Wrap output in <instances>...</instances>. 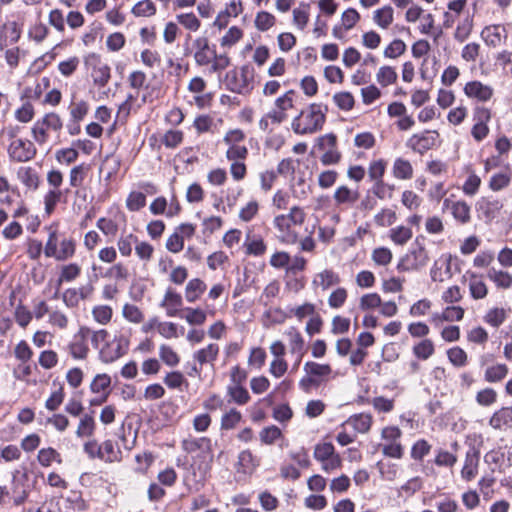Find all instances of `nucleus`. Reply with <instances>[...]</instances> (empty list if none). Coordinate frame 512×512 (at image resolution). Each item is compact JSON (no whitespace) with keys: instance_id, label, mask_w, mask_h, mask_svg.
<instances>
[{"instance_id":"obj_19","label":"nucleus","mask_w":512,"mask_h":512,"mask_svg":"<svg viewBox=\"0 0 512 512\" xmlns=\"http://www.w3.org/2000/svg\"><path fill=\"white\" fill-rule=\"evenodd\" d=\"M303 369L306 374L314 377V380L319 384L332 373V368L329 364H320L313 361L306 362Z\"/></svg>"},{"instance_id":"obj_3","label":"nucleus","mask_w":512,"mask_h":512,"mask_svg":"<svg viewBox=\"0 0 512 512\" xmlns=\"http://www.w3.org/2000/svg\"><path fill=\"white\" fill-rule=\"evenodd\" d=\"M425 237L417 236L412 244L411 250L404 255L398 265L397 270L400 272L418 270L419 268L427 265L429 255L425 248Z\"/></svg>"},{"instance_id":"obj_8","label":"nucleus","mask_w":512,"mask_h":512,"mask_svg":"<svg viewBox=\"0 0 512 512\" xmlns=\"http://www.w3.org/2000/svg\"><path fill=\"white\" fill-rule=\"evenodd\" d=\"M91 329L88 327H81L74 335L72 341L68 344L67 350L70 355L76 360H84L89 353L87 339L90 336Z\"/></svg>"},{"instance_id":"obj_56","label":"nucleus","mask_w":512,"mask_h":512,"mask_svg":"<svg viewBox=\"0 0 512 512\" xmlns=\"http://www.w3.org/2000/svg\"><path fill=\"white\" fill-rule=\"evenodd\" d=\"M126 205L130 211H138L146 205V197L142 192H131Z\"/></svg>"},{"instance_id":"obj_41","label":"nucleus","mask_w":512,"mask_h":512,"mask_svg":"<svg viewBox=\"0 0 512 512\" xmlns=\"http://www.w3.org/2000/svg\"><path fill=\"white\" fill-rule=\"evenodd\" d=\"M242 415L239 411L232 408L221 417V430L234 429L241 421Z\"/></svg>"},{"instance_id":"obj_46","label":"nucleus","mask_w":512,"mask_h":512,"mask_svg":"<svg viewBox=\"0 0 512 512\" xmlns=\"http://www.w3.org/2000/svg\"><path fill=\"white\" fill-rule=\"evenodd\" d=\"M377 81L383 86H388L390 84H393L397 80V73L394 70V68L390 66H382L377 75H376Z\"/></svg>"},{"instance_id":"obj_60","label":"nucleus","mask_w":512,"mask_h":512,"mask_svg":"<svg viewBox=\"0 0 512 512\" xmlns=\"http://www.w3.org/2000/svg\"><path fill=\"white\" fill-rule=\"evenodd\" d=\"M146 81L147 76L141 70H134L128 76V83L132 89L140 90L144 87L147 88Z\"/></svg>"},{"instance_id":"obj_48","label":"nucleus","mask_w":512,"mask_h":512,"mask_svg":"<svg viewBox=\"0 0 512 512\" xmlns=\"http://www.w3.org/2000/svg\"><path fill=\"white\" fill-rule=\"evenodd\" d=\"M159 356L170 367L178 365L180 361L178 354L170 346L164 344L159 348Z\"/></svg>"},{"instance_id":"obj_51","label":"nucleus","mask_w":512,"mask_h":512,"mask_svg":"<svg viewBox=\"0 0 512 512\" xmlns=\"http://www.w3.org/2000/svg\"><path fill=\"white\" fill-rule=\"evenodd\" d=\"M337 107L341 110L349 111L354 106V97L350 92H339L333 96Z\"/></svg>"},{"instance_id":"obj_6","label":"nucleus","mask_w":512,"mask_h":512,"mask_svg":"<svg viewBox=\"0 0 512 512\" xmlns=\"http://www.w3.org/2000/svg\"><path fill=\"white\" fill-rule=\"evenodd\" d=\"M85 65L91 69V77L98 87H104L110 80V67L101 60V57L95 53L89 54L85 58Z\"/></svg>"},{"instance_id":"obj_15","label":"nucleus","mask_w":512,"mask_h":512,"mask_svg":"<svg viewBox=\"0 0 512 512\" xmlns=\"http://www.w3.org/2000/svg\"><path fill=\"white\" fill-rule=\"evenodd\" d=\"M464 92L468 97L476 98L480 101H488L493 95V89L480 81L468 82L464 87Z\"/></svg>"},{"instance_id":"obj_40","label":"nucleus","mask_w":512,"mask_h":512,"mask_svg":"<svg viewBox=\"0 0 512 512\" xmlns=\"http://www.w3.org/2000/svg\"><path fill=\"white\" fill-rule=\"evenodd\" d=\"M227 391L232 400L239 405H244L250 400L249 393L243 385H229Z\"/></svg>"},{"instance_id":"obj_45","label":"nucleus","mask_w":512,"mask_h":512,"mask_svg":"<svg viewBox=\"0 0 512 512\" xmlns=\"http://www.w3.org/2000/svg\"><path fill=\"white\" fill-rule=\"evenodd\" d=\"M137 243V237L133 234L121 235L117 241V247L122 256H130L132 246Z\"/></svg>"},{"instance_id":"obj_49","label":"nucleus","mask_w":512,"mask_h":512,"mask_svg":"<svg viewBox=\"0 0 512 512\" xmlns=\"http://www.w3.org/2000/svg\"><path fill=\"white\" fill-rule=\"evenodd\" d=\"M275 17L269 12H258L255 18V26L260 31H267L275 24Z\"/></svg>"},{"instance_id":"obj_9","label":"nucleus","mask_w":512,"mask_h":512,"mask_svg":"<svg viewBox=\"0 0 512 512\" xmlns=\"http://www.w3.org/2000/svg\"><path fill=\"white\" fill-rule=\"evenodd\" d=\"M10 158L16 162H27L37 153L34 144L29 140L15 139L8 147Z\"/></svg>"},{"instance_id":"obj_53","label":"nucleus","mask_w":512,"mask_h":512,"mask_svg":"<svg viewBox=\"0 0 512 512\" xmlns=\"http://www.w3.org/2000/svg\"><path fill=\"white\" fill-rule=\"evenodd\" d=\"M238 465L242 468L244 472H246L248 470H253L255 467H257L258 462L254 458L250 450H243L239 453Z\"/></svg>"},{"instance_id":"obj_37","label":"nucleus","mask_w":512,"mask_h":512,"mask_svg":"<svg viewBox=\"0 0 512 512\" xmlns=\"http://www.w3.org/2000/svg\"><path fill=\"white\" fill-rule=\"evenodd\" d=\"M386 171V162L383 159H378L370 162L368 167V176L374 183L383 181V176Z\"/></svg>"},{"instance_id":"obj_24","label":"nucleus","mask_w":512,"mask_h":512,"mask_svg":"<svg viewBox=\"0 0 512 512\" xmlns=\"http://www.w3.org/2000/svg\"><path fill=\"white\" fill-rule=\"evenodd\" d=\"M412 351L417 359L427 360L434 354L435 346L431 339L425 338L415 344Z\"/></svg>"},{"instance_id":"obj_57","label":"nucleus","mask_w":512,"mask_h":512,"mask_svg":"<svg viewBox=\"0 0 512 512\" xmlns=\"http://www.w3.org/2000/svg\"><path fill=\"white\" fill-rule=\"evenodd\" d=\"M231 60L230 57L226 54H215L211 66L209 68L210 73H219L225 70L228 66H230Z\"/></svg>"},{"instance_id":"obj_20","label":"nucleus","mask_w":512,"mask_h":512,"mask_svg":"<svg viewBox=\"0 0 512 512\" xmlns=\"http://www.w3.org/2000/svg\"><path fill=\"white\" fill-rule=\"evenodd\" d=\"M182 449L186 453H194L198 450L210 453L212 452V441L207 437L187 438L182 441Z\"/></svg>"},{"instance_id":"obj_16","label":"nucleus","mask_w":512,"mask_h":512,"mask_svg":"<svg viewBox=\"0 0 512 512\" xmlns=\"http://www.w3.org/2000/svg\"><path fill=\"white\" fill-rule=\"evenodd\" d=\"M489 425L495 430L512 427V407H502L495 411L489 419Z\"/></svg>"},{"instance_id":"obj_64","label":"nucleus","mask_w":512,"mask_h":512,"mask_svg":"<svg viewBox=\"0 0 512 512\" xmlns=\"http://www.w3.org/2000/svg\"><path fill=\"white\" fill-rule=\"evenodd\" d=\"M182 141L183 133L179 130H168L162 138V143L167 148H176Z\"/></svg>"},{"instance_id":"obj_27","label":"nucleus","mask_w":512,"mask_h":512,"mask_svg":"<svg viewBox=\"0 0 512 512\" xmlns=\"http://www.w3.org/2000/svg\"><path fill=\"white\" fill-rule=\"evenodd\" d=\"M244 246L246 247V254L261 256L266 251V245L261 237L251 236L247 234L246 240L244 242Z\"/></svg>"},{"instance_id":"obj_17","label":"nucleus","mask_w":512,"mask_h":512,"mask_svg":"<svg viewBox=\"0 0 512 512\" xmlns=\"http://www.w3.org/2000/svg\"><path fill=\"white\" fill-rule=\"evenodd\" d=\"M160 305L166 308L168 316L174 317L178 314L179 308L182 306V297L173 289L168 288Z\"/></svg>"},{"instance_id":"obj_26","label":"nucleus","mask_w":512,"mask_h":512,"mask_svg":"<svg viewBox=\"0 0 512 512\" xmlns=\"http://www.w3.org/2000/svg\"><path fill=\"white\" fill-rule=\"evenodd\" d=\"M393 175L397 179H411L413 176V167L411 163L403 158H397L393 164Z\"/></svg>"},{"instance_id":"obj_18","label":"nucleus","mask_w":512,"mask_h":512,"mask_svg":"<svg viewBox=\"0 0 512 512\" xmlns=\"http://www.w3.org/2000/svg\"><path fill=\"white\" fill-rule=\"evenodd\" d=\"M476 207L486 219L491 220L503 208V203L498 199L482 197L478 200Z\"/></svg>"},{"instance_id":"obj_35","label":"nucleus","mask_w":512,"mask_h":512,"mask_svg":"<svg viewBox=\"0 0 512 512\" xmlns=\"http://www.w3.org/2000/svg\"><path fill=\"white\" fill-rule=\"evenodd\" d=\"M100 448L102 449L105 462L113 463L121 461V451L116 449L114 443L111 440L104 441Z\"/></svg>"},{"instance_id":"obj_5","label":"nucleus","mask_w":512,"mask_h":512,"mask_svg":"<svg viewBox=\"0 0 512 512\" xmlns=\"http://www.w3.org/2000/svg\"><path fill=\"white\" fill-rule=\"evenodd\" d=\"M62 127L61 117L57 113L50 112L34 123L31 129L32 137L39 145H43L48 141L49 131L59 132Z\"/></svg>"},{"instance_id":"obj_32","label":"nucleus","mask_w":512,"mask_h":512,"mask_svg":"<svg viewBox=\"0 0 512 512\" xmlns=\"http://www.w3.org/2000/svg\"><path fill=\"white\" fill-rule=\"evenodd\" d=\"M110 385L111 377L108 374H97L90 384V389L93 393L98 394L102 392L105 395V393L109 394Z\"/></svg>"},{"instance_id":"obj_62","label":"nucleus","mask_w":512,"mask_h":512,"mask_svg":"<svg viewBox=\"0 0 512 512\" xmlns=\"http://www.w3.org/2000/svg\"><path fill=\"white\" fill-rule=\"evenodd\" d=\"M511 178L506 173L494 174L489 181V188L493 191H500L510 184Z\"/></svg>"},{"instance_id":"obj_31","label":"nucleus","mask_w":512,"mask_h":512,"mask_svg":"<svg viewBox=\"0 0 512 512\" xmlns=\"http://www.w3.org/2000/svg\"><path fill=\"white\" fill-rule=\"evenodd\" d=\"M507 374V366L505 364H497L486 369L484 378L489 383H495L503 380Z\"/></svg>"},{"instance_id":"obj_54","label":"nucleus","mask_w":512,"mask_h":512,"mask_svg":"<svg viewBox=\"0 0 512 512\" xmlns=\"http://www.w3.org/2000/svg\"><path fill=\"white\" fill-rule=\"evenodd\" d=\"M89 111V105L86 101L81 100L72 103L70 106V116L72 120L82 121Z\"/></svg>"},{"instance_id":"obj_52","label":"nucleus","mask_w":512,"mask_h":512,"mask_svg":"<svg viewBox=\"0 0 512 512\" xmlns=\"http://www.w3.org/2000/svg\"><path fill=\"white\" fill-rule=\"evenodd\" d=\"M449 361L456 367H462L467 363V354L460 347H453L447 351Z\"/></svg>"},{"instance_id":"obj_1","label":"nucleus","mask_w":512,"mask_h":512,"mask_svg":"<svg viewBox=\"0 0 512 512\" xmlns=\"http://www.w3.org/2000/svg\"><path fill=\"white\" fill-rule=\"evenodd\" d=\"M327 106L312 103L302 110L292 121V130L299 135L313 134L322 129L325 120Z\"/></svg>"},{"instance_id":"obj_34","label":"nucleus","mask_w":512,"mask_h":512,"mask_svg":"<svg viewBox=\"0 0 512 512\" xmlns=\"http://www.w3.org/2000/svg\"><path fill=\"white\" fill-rule=\"evenodd\" d=\"M95 430V420L92 415L85 414L80 419L76 434L78 437H90Z\"/></svg>"},{"instance_id":"obj_30","label":"nucleus","mask_w":512,"mask_h":512,"mask_svg":"<svg viewBox=\"0 0 512 512\" xmlns=\"http://www.w3.org/2000/svg\"><path fill=\"white\" fill-rule=\"evenodd\" d=\"M501 29L505 32V28L500 25L487 26L481 34L488 45L497 47L501 43Z\"/></svg>"},{"instance_id":"obj_11","label":"nucleus","mask_w":512,"mask_h":512,"mask_svg":"<svg viewBox=\"0 0 512 512\" xmlns=\"http://www.w3.org/2000/svg\"><path fill=\"white\" fill-rule=\"evenodd\" d=\"M219 346L215 343H210L205 348L196 351L193 354V359L199 365H194L191 369L190 375H199L204 365L214 366V361L217 359L219 354Z\"/></svg>"},{"instance_id":"obj_36","label":"nucleus","mask_w":512,"mask_h":512,"mask_svg":"<svg viewBox=\"0 0 512 512\" xmlns=\"http://www.w3.org/2000/svg\"><path fill=\"white\" fill-rule=\"evenodd\" d=\"M80 273L81 268L78 264L70 263L68 265H64L58 278V287H60L63 282H71L75 280Z\"/></svg>"},{"instance_id":"obj_25","label":"nucleus","mask_w":512,"mask_h":512,"mask_svg":"<svg viewBox=\"0 0 512 512\" xmlns=\"http://www.w3.org/2000/svg\"><path fill=\"white\" fill-rule=\"evenodd\" d=\"M487 276L499 288L509 289L512 287V275L506 271L490 268Z\"/></svg>"},{"instance_id":"obj_21","label":"nucleus","mask_w":512,"mask_h":512,"mask_svg":"<svg viewBox=\"0 0 512 512\" xmlns=\"http://www.w3.org/2000/svg\"><path fill=\"white\" fill-rule=\"evenodd\" d=\"M358 190H352L349 187L342 185L339 186L333 195L336 205H353L359 199Z\"/></svg>"},{"instance_id":"obj_58","label":"nucleus","mask_w":512,"mask_h":512,"mask_svg":"<svg viewBox=\"0 0 512 512\" xmlns=\"http://www.w3.org/2000/svg\"><path fill=\"white\" fill-rule=\"evenodd\" d=\"M431 445L424 439L418 440L411 449V457L414 460L421 461L426 455L429 454Z\"/></svg>"},{"instance_id":"obj_28","label":"nucleus","mask_w":512,"mask_h":512,"mask_svg":"<svg viewBox=\"0 0 512 512\" xmlns=\"http://www.w3.org/2000/svg\"><path fill=\"white\" fill-rule=\"evenodd\" d=\"M374 22L381 28H388L393 22V8L391 6H384L377 9L373 15Z\"/></svg>"},{"instance_id":"obj_2","label":"nucleus","mask_w":512,"mask_h":512,"mask_svg":"<svg viewBox=\"0 0 512 512\" xmlns=\"http://www.w3.org/2000/svg\"><path fill=\"white\" fill-rule=\"evenodd\" d=\"M254 68L248 64L234 68L226 74V87L233 93L249 94L253 89Z\"/></svg>"},{"instance_id":"obj_10","label":"nucleus","mask_w":512,"mask_h":512,"mask_svg":"<svg viewBox=\"0 0 512 512\" xmlns=\"http://www.w3.org/2000/svg\"><path fill=\"white\" fill-rule=\"evenodd\" d=\"M438 138L437 131L426 130L423 133L413 134L407 140L406 146L419 154H424L435 146Z\"/></svg>"},{"instance_id":"obj_43","label":"nucleus","mask_w":512,"mask_h":512,"mask_svg":"<svg viewBox=\"0 0 512 512\" xmlns=\"http://www.w3.org/2000/svg\"><path fill=\"white\" fill-rule=\"evenodd\" d=\"M390 237L395 244L404 245L412 238V230L409 227L398 226L391 229Z\"/></svg>"},{"instance_id":"obj_42","label":"nucleus","mask_w":512,"mask_h":512,"mask_svg":"<svg viewBox=\"0 0 512 512\" xmlns=\"http://www.w3.org/2000/svg\"><path fill=\"white\" fill-rule=\"evenodd\" d=\"M132 13L137 17H149L156 13V7L151 0H142L133 6Z\"/></svg>"},{"instance_id":"obj_55","label":"nucleus","mask_w":512,"mask_h":512,"mask_svg":"<svg viewBox=\"0 0 512 512\" xmlns=\"http://www.w3.org/2000/svg\"><path fill=\"white\" fill-rule=\"evenodd\" d=\"M406 51V44L400 40H393L384 50V56L387 58H397Z\"/></svg>"},{"instance_id":"obj_23","label":"nucleus","mask_w":512,"mask_h":512,"mask_svg":"<svg viewBox=\"0 0 512 512\" xmlns=\"http://www.w3.org/2000/svg\"><path fill=\"white\" fill-rule=\"evenodd\" d=\"M347 423L359 433H367L372 425V416L370 414L360 413L351 416Z\"/></svg>"},{"instance_id":"obj_50","label":"nucleus","mask_w":512,"mask_h":512,"mask_svg":"<svg viewBox=\"0 0 512 512\" xmlns=\"http://www.w3.org/2000/svg\"><path fill=\"white\" fill-rule=\"evenodd\" d=\"M371 257L376 265L386 266L392 260V252L386 247H378L373 250Z\"/></svg>"},{"instance_id":"obj_44","label":"nucleus","mask_w":512,"mask_h":512,"mask_svg":"<svg viewBox=\"0 0 512 512\" xmlns=\"http://www.w3.org/2000/svg\"><path fill=\"white\" fill-rule=\"evenodd\" d=\"M473 29V19L470 16H467L462 20L461 23L458 24L456 31L454 33V37L459 42H464L469 35L471 34Z\"/></svg>"},{"instance_id":"obj_59","label":"nucleus","mask_w":512,"mask_h":512,"mask_svg":"<svg viewBox=\"0 0 512 512\" xmlns=\"http://www.w3.org/2000/svg\"><path fill=\"white\" fill-rule=\"evenodd\" d=\"M485 321L493 327H499L506 319V313L503 308H494L485 315Z\"/></svg>"},{"instance_id":"obj_63","label":"nucleus","mask_w":512,"mask_h":512,"mask_svg":"<svg viewBox=\"0 0 512 512\" xmlns=\"http://www.w3.org/2000/svg\"><path fill=\"white\" fill-rule=\"evenodd\" d=\"M381 297L377 293L365 294L360 298L359 307L361 310H369L380 307Z\"/></svg>"},{"instance_id":"obj_7","label":"nucleus","mask_w":512,"mask_h":512,"mask_svg":"<svg viewBox=\"0 0 512 512\" xmlns=\"http://www.w3.org/2000/svg\"><path fill=\"white\" fill-rule=\"evenodd\" d=\"M129 341L127 338L120 336L114 337L111 341L100 349V359L105 363H111L122 357L128 350Z\"/></svg>"},{"instance_id":"obj_33","label":"nucleus","mask_w":512,"mask_h":512,"mask_svg":"<svg viewBox=\"0 0 512 512\" xmlns=\"http://www.w3.org/2000/svg\"><path fill=\"white\" fill-rule=\"evenodd\" d=\"M339 282V276L334 271L328 269L319 273L314 280V283L320 285L323 290H326L330 286L338 284Z\"/></svg>"},{"instance_id":"obj_22","label":"nucleus","mask_w":512,"mask_h":512,"mask_svg":"<svg viewBox=\"0 0 512 512\" xmlns=\"http://www.w3.org/2000/svg\"><path fill=\"white\" fill-rule=\"evenodd\" d=\"M206 284L199 278L191 279L185 288V298L189 303H194L206 290Z\"/></svg>"},{"instance_id":"obj_12","label":"nucleus","mask_w":512,"mask_h":512,"mask_svg":"<svg viewBox=\"0 0 512 512\" xmlns=\"http://www.w3.org/2000/svg\"><path fill=\"white\" fill-rule=\"evenodd\" d=\"M443 209H450L454 219L461 224H467L471 220L470 206L465 201L445 199Z\"/></svg>"},{"instance_id":"obj_4","label":"nucleus","mask_w":512,"mask_h":512,"mask_svg":"<svg viewBox=\"0 0 512 512\" xmlns=\"http://www.w3.org/2000/svg\"><path fill=\"white\" fill-rule=\"evenodd\" d=\"M75 250L76 243L72 238H63L59 241L57 231H50L48 240L44 247V254L46 257L54 258L57 261H65L74 256Z\"/></svg>"},{"instance_id":"obj_61","label":"nucleus","mask_w":512,"mask_h":512,"mask_svg":"<svg viewBox=\"0 0 512 512\" xmlns=\"http://www.w3.org/2000/svg\"><path fill=\"white\" fill-rule=\"evenodd\" d=\"M497 400V393L492 388L480 390L476 395V402L481 406H490Z\"/></svg>"},{"instance_id":"obj_14","label":"nucleus","mask_w":512,"mask_h":512,"mask_svg":"<svg viewBox=\"0 0 512 512\" xmlns=\"http://www.w3.org/2000/svg\"><path fill=\"white\" fill-rule=\"evenodd\" d=\"M274 226L279 231V239L285 244H295L298 241V233L291 228L285 214L274 218Z\"/></svg>"},{"instance_id":"obj_38","label":"nucleus","mask_w":512,"mask_h":512,"mask_svg":"<svg viewBox=\"0 0 512 512\" xmlns=\"http://www.w3.org/2000/svg\"><path fill=\"white\" fill-rule=\"evenodd\" d=\"M469 289L474 299H483L487 296L488 289L486 284L480 280L475 274L471 275Z\"/></svg>"},{"instance_id":"obj_47","label":"nucleus","mask_w":512,"mask_h":512,"mask_svg":"<svg viewBox=\"0 0 512 512\" xmlns=\"http://www.w3.org/2000/svg\"><path fill=\"white\" fill-rule=\"evenodd\" d=\"M334 454L336 453L333 444L330 442H325L319 443L315 446L313 456L317 461L322 462Z\"/></svg>"},{"instance_id":"obj_13","label":"nucleus","mask_w":512,"mask_h":512,"mask_svg":"<svg viewBox=\"0 0 512 512\" xmlns=\"http://www.w3.org/2000/svg\"><path fill=\"white\" fill-rule=\"evenodd\" d=\"M480 452L475 447H470L466 452L464 466L461 470V476L466 481L475 478L478 472Z\"/></svg>"},{"instance_id":"obj_39","label":"nucleus","mask_w":512,"mask_h":512,"mask_svg":"<svg viewBox=\"0 0 512 512\" xmlns=\"http://www.w3.org/2000/svg\"><path fill=\"white\" fill-rule=\"evenodd\" d=\"M37 459L39 463L44 467L50 466L53 461L59 464L62 462L60 454L55 449L50 447L39 450Z\"/></svg>"},{"instance_id":"obj_29","label":"nucleus","mask_w":512,"mask_h":512,"mask_svg":"<svg viewBox=\"0 0 512 512\" xmlns=\"http://www.w3.org/2000/svg\"><path fill=\"white\" fill-rule=\"evenodd\" d=\"M18 178L27 187L37 189L39 185V177L36 171L31 167H21L18 170Z\"/></svg>"}]
</instances>
